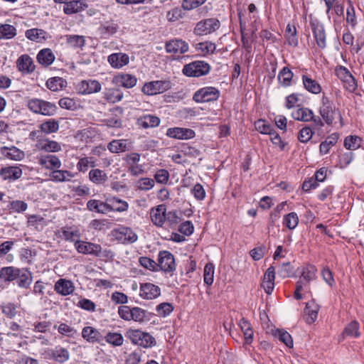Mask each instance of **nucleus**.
<instances>
[{
	"mask_svg": "<svg viewBox=\"0 0 364 364\" xmlns=\"http://www.w3.org/2000/svg\"><path fill=\"white\" fill-rule=\"evenodd\" d=\"M169 80H154L146 82L141 88V92L146 95H154L163 93L171 88Z\"/></svg>",
	"mask_w": 364,
	"mask_h": 364,
	"instance_id": "obj_7",
	"label": "nucleus"
},
{
	"mask_svg": "<svg viewBox=\"0 0 364 364\" xmlns=\"http://www.w3.org/2000/svg\"><path fill=\"white\" fill-rule=\"evenodd\" d=\"M107 62L114 69H121L129 63V56L124 53H114L108 55Z\"/></svg>",
	"mask_w": 364,
	"mask_h": 364,
	"instance_id": "obj_19",
	"label": "nucleus"
},
{
	"mask_svg": "<svg viewBox=\"0 0 364 364\" xmlns=\"http://www.w3.org/2000/svg\"><path fill=\"white\" fill-rule=\"evenodd\" d=\"M195 132L191 129L173 127L168 128L166 131V136L176 139L187 140L195 136Z\"/></svg>",
	"mask_w": 364,
	"mask_h": 364,
	"instance_id": "obj_16",
	"label": "nucleus"
},
{
	"mask_svg": "<svg viewBox=\"0 0 364 364\" xmlns=\"http://www.w3.org/2000/svg\"><path fill=\"white\" fill-rule=\"evenodd\" d=\"M36 58L41 65L47 67L54 62L55 56L51 49L43 48L38 53Z\"/></svg>",
	"mask_w": 364,
	"mask_h": 364,
	"instance_id": "obj_32",
	"label": "nucleus"
},
{
	"mask_svg": "<svg viewBox=\"0 0 364 364\" xmlns=\"http://www.w3.org/2000/svg\"><path fill=\"white\" fill-rule=\"evenodd\" d=\"M119 28V26L118 23L115 21L111 19L102 22L98 28V32L105 38H109L117 33Z\"/></svg>",
	"mask_w": 364,
	"mask_h": 364,
	"instance_id": "obj_24",
	"label": "nucleus"
},
{
	"mask_svg": "<svg viewBox=\"0 0 364 364\" xmlns=\"http://www.w3.org/2000/svg\"><path fill=\"white\" fill-rule=\"evenodd\" d=\"M87 5L82 0L69 1L63 6L65 14L70 15L85 10Z\"/></svg>",
	"mask_w": 364,
	"mask_h": 364,
	"instance_id": "obj_31",
	"label": "nucleus"
},
{
	"mask_svg": "<svg viewBox=\"0 0 364 364\" xmlns=\"http://www.w3.org/2000/svg\"><path fill=\"white\" fill-rule=\"evenodd\" d=\"M109 212H124L129 208V204L127 201L119 199L117 197H113L108 200Z\"/></svg>",
	"mask_w": 364,
	"mask_h": 364,
	"instance_id": "obj_39",
	"label": "nucleus"
},
{
	"mask_svg": "<svg viewBox=\"0 0 364 364\" xmlns=\"http://www.w3.org/2000/svg\"><path fill=\"white\" fill-rule=\"evenodd\" d=\"M75 247L80 254L91 255L96 257L102 255V247L98 244L80 240L75 242Z\"/></svg>",
	"mask_w": 364,
	"mask_h": 364,
	"instance_id": "obj_13",
	"label": "nucleus"
},
{
	"mask_svg": "<svg viewBox=\"0 0 364 364\" xmlns=\"http://www.w3.org/2000/svg\"><path fill=\"white\" fill-rule=\"evenodd\" d=\"M173 310L171 304L164 302L156 306V311L159 316L166 317L170 315Z\"/></svg>",
	"mask_w": 364,
	"mask_h": 364,
	"instance_id": "obj_63",
	"label": "nucleus"
},
{
	"mask_svg": "<svg viewBox=\"0 0 364 364\" xmlns=\"http://www.w3.org/2000/svg\"><path fill=\"white\" fill-rule=\"evenodd\" d=\"M50 178L53 181L55 182H65L69 181L73 178L75 175L70 171L65 170L54 169L51 171L50 175Z\"/></svg>",
	"mask_w": 364,
	"mask_h": 364,
	"instance_id": "obj_43",
	"label": "nucleus"
},
{
	"mask_svg": "<svg viewBox=\"0 0 364 364\" xmlns=\"http://www.w3.org/2000/svg\"><path fill=\"white\" fill-rule=\"evenodd\" d=\"M219 96L220 92L217 88L205 87L196 92L193 99L196 102L202 103L217 100Z\"/></svg>",
	"mask_w": 364,
	"mask_h": 364,
	"instance_id": "obj_9",
	"label": "nucleus"
},
{
	"mask_svg": "<svg viewBox=\"0 0 364 364\" xmlns=\"http://www.w3.org/2000/svg\"><path fill=\"white\" fill-rule=\"evenodd\" d=\"M302 82L304 88L312 94L317 95L321 92L320 84L309 75H302Z\"/></svg>",
	"mask_w": 364,
	"mask_h": 364,
	"instance_id": "obj_37",
	"label": "nucleus"
},
{
	"mask_svg": "<svg viewBox=\"0 0 364 364\" xmlns=\"http://www.w3.org/2000/svg\"><path fill=\"white\" fill-rule=\"evenodd\" d=\"M19 274V268L10 266L0 269V277L3 282H11L16 279V275Z\"/></svg>",
	"mask_w": 364,
	"mask_h": 364,
	"instance_id": "obj_34",
	"label": "nucleus"
},
{
	"mask_svg": "<svg viewBox=\"0 0 364 364\" xmlns=\"http://www.w3.org/2000/svg\"><path fill=\"white\" fill-rule=\"evenodd\" d=\"M275 268L270 266L265 272L262 286L267 294H271L274 288Z\"/></svg>",
	"mask_w": 364,
	"mask_h": 364,
	"instance_id": "obj_25",
	"label": "nucleus"
},
{
	"mask_svg": "<svg viewBox=\"0 0 364 364\" xmlns=\"http://www.w3.org/2000/svg\"><path fill=\"white\" fill-rule=\"evenodd\" d=\"M277 274L282 278L290 277L293 275V267L290 262H285L279 264L277 269Z\"/></svg>",
	"mask_w": 364,
	"mask_h": 364,
	"instance_id": "obj_64",
	"label": "nucleus"
},
{
	"mask_svg": "<svg viewBox=\"0 0 364 364\" xmlns=\"http://www.w3.org/2000/svg\"><path fill=\"white\" fill-rule=\"evenodd\" d=\"M154 181L149 178H141L135 182V187L144 191H147L153 188Z\"/></svg>",
	"mask_w": 364,
	"mask_h": 364,
	"instance_id": "obj_61",
	"label": "nucleus"
},
{
	"mask_svg": "<svg viewBox=\"0 0 364 364\" xmlns=\"http://www.w3.org/2000/svg\"><path fill=\"white\" fill-rule=\"evenodd\" d=\"M103 95L105 99L110 103H117L123 99V92L119 88L106 89Z\"/></svg>",
	"mask_w": 364,
	"mask_h": 364,
	"instance_id": "obj_44",
	"label": "nucleus"
},
{
	"mask_svg": "<svg viewBox=\"0 0 364 364\" xmlns=\"http://www.w3.org/2000/svg\"><path fill=\"white\" fill-rule=\"evenodd\" d=\"M79 93L82 95H90L99 92L102 86L99 81L96 80H82L77 87Z\"/></svg>",
	"mask_w": 364,
	"mask_h": 364,
	"instance_id": "obj_17",
	"label": "nucleus"
},
{
	"mask_svg": "<svg viewBox=\"0 0 364 364\" xmlns=\"http://www.w3.org/2000/svg\"><path fill=\"white\" fill-rule=\"evenodd\" d=\"M168 273H171L176 269L175 259L173 255L168 251H161L158 256L157 267Z\"/></svg>",
	"mask_w": 364,
	"mask_h": 364,
	"instance_id": "obj_12",
	"label": "nucleus"
},
{
	"mask_svg": "<svg viewBox=\"0 0 364 364\" xmlns=\"http://www.w3.org/2000/svg\"><path fill=\"white\" fill-rule=\"evenodd\" d=\"M22 170L18 166L3 167L0 170V176L4 180L15 181L22 176Z\"/></svg>",
	"mask_w": 364,
	"mask_h": 364,
	"instance_id": "obj_28",
	"label": "nucleus"
},
{
	"mask_svg": "<svg viewBox=\"0 0 364 364\" xmlns=\"http://www.w3.org/2000/svg\"><path fill=\"white\" fill-rule=\"evenodd\" d=\"M282 224L289 230H294L299 224V216L296 213L291 212L283 217Z\"/></svg>",
	"mask_w": 364,
	"mask_h": 364,
	"instance_id": "obj_46",
	"label": "nucleus"
},
{
	"mask_svg": "<svg viewBox=\"0 0 364 364\" xmlns=\"http://www.w3.org/2000/svg\"><path fill=\"white\" fill-rule=\"evenodd\" d=\"M46 353L47 358H52L60 363H63L70 358L69 351L60 346H57L53 349H48Z\"/></svg>",
	"mask_w": 364,
	"mask_h": 364,
	"instance_id": "obj_18",
	"label": "nucleus"
},
{
	"mask_svg": "<svg viewBox=\"0 0 364 364\" xmlns=\"http://www.w3.org/2000/svg\"><path fill=\"white\" fill-rule=\"evenodd\" d=\"M133 344L138 345L145 348H151L156 343L155 338L149 333L139 329H128L125 333Z\"/></svg>",
	"mask_w": 364,
	"mask_h": 364,
	"instance_id": "obj_2",
	"label": "nucleus"
},
{
	"mask_svg": "<svg viewBox=\"0 0 364 364\" xmlns=\"http://www.w3.org/2000/svg\"><path fill=\"white\" fill-rule=\"evenodd\" d=\"M215 266L213 263L205 264L203 270V280L207 285H211L214 279Z\"/></svg>",
	"mask_w": 364,
	"mask_h": 364,
	"instance_id": "obj_59",
	"label": "nucleus"
},
{
	"mask_svg": "<svg viewBox=\"0 0 364 364\" xmlns=\"http://www.w3.org/2000/svg\"><path fill=\"white\" fill-rule=\"evenodd\" d=\"M255 127L256 130L261 134L269 135L273 134V127L263 119H259L256 121L255 123Z\"/></svg>",
	"mask_w": 364,
	"mask_h": 364,
	"instance_id": "obj_62",
	"label": "nucleus"
},
{
	"mask_svg": "<svg viewBox=\"0 0 364 364\" xmlns=\"http://www.w3.org/2000/svg\"><path fill=\"white\" fill-rule=\"evenodd\" d=\"M87 208L90 211H94L98 213L107 214L109 213L108 203L102 202L101 200L92 199L87 201Z\"/></svg>",
	"mask_w": 364,
	"mask_h": 364,
	"instance_id": "obj_36",
	"label": "nucleus"
},
{
	"mask_svg": "<svg viewBox=\"0 0 364 364\" xmlns=\"http://www.w3.org/2000/svg\"><path fill=\"white\" fill-rule=\"evenodd\" d=\"M54 289L59 294L68 296L74 291L75 287L71 281L65 279H60L55 282Z\"/></svg>",
	"mask_w": 364,
	"mask_h": 364,
	"instance_id": "obj_29",
	"label": "nucleus"
},
{
	"mask_svg": "<svg viewBox=\"0 0 364 364\" xmlns=\"http://www.w3.org/2000/svg\"><path fill=\"white\" fill-rule=\"evenodd\" d=\"M310 25L317 46L324 49L326 47V36L323 25L316 19L311 20Z\"/></svg>",
	"mask_w": 364,
	"mask_h": 364,
	"instance_id": "obj_11",
	"label": "nucleus"
},
{
	"mask_svg": "<svg viewBox=\"0 0 364 364\" xmlns=\"http://www.w3.org/2000/svg\"><path fill=\"white\" fill-rule=\"evenodd\" d=\"M130 143L125 139H114L107 145V149L112 153L123 152L129 149Z\"/></svg>",
	"mask_w": 364,
	"mask_h": 364,
	"instance_id": "obj_40",
	"label": "nucleus"
},
{
	"mask_svg": "<svg viewBox=\"0 0 364 364\" xmlns=\"http://www.w3.org/2000/svg\"><path fill=\"white\" fill-rule=\"evenodd\" d=\"M38 164L44 168L53 171L61 167L60 159L55 155L44 154L38 156Z\"/></svg>",
	"mask_w": 364,
	"mask_h": 364,
	"instance_id": "obj_15",
	"label": "nucleus"
},
{
	"mask_svg": "<svg viewBox=\"0 0 364 364\" xmlns=\"http://www.w3.org/2000/svg\"><path fill=\"white\" fill-rule=\"evenodd\" d=\"M338 139V135L337 134H333L328 136L326 139L321 142L319 146L320 152L321 154H326L330 149L336 144Z\"/></svg>",
	"mask_w": 364,
	"mask_h": 364,
	"instance_id": "obj_51",
	"label": "nucleus"
},
{
	"mask_svg": "<svg viewBox=\"0 0 364 364\" xmlns=\"http://www.w3.org/2000/svg\"><path fill=\"white\" fill-rule=\"evenodd\" d=\"M62 236L68 241L73 242L74 245L76 241H80V232L77 228L65 227L61 230Z\"/></svg>",
	"mask_w": 364,
	"mask_h": 364,
	"instance_id": "obj_45",
	"label": "nucleus"
},
{
	"mask_svg": "<svg viewBox=\"0 0 364 364\" xmlns=\"http://www.w3.org/2000/svg\"><path fill=\"white\" fill-rule=\"evenodd\" d=\"M150 218L152 223L158 226L161 227L166 223V206L159 205L153 208L150 210Z\"/></svg>",
	"mask_w": 364,
	"mask_h": 364,
	"instance_id": "obj_23",
	"label": "nucleus"
},
{
	"mask_svg": "<svg viewBox=\"0 0 364 364\" xmlns=\"http://www.w3.org/2000/svg\"><path fill=\"white\" fill-rule=\"evenodd\" d=\"M0 153L6 159L12 161H22L25 158L24 151L14 146H2L0 149Z\"/></svg>",
	"mask_w": 364,
	"mask_h": 364,
	"instance_id": "obj_22",
	"label": "nucleus"
},
{
	"mask_svg": "<svg viewBox=\"0 0 364 364\" xmlns=\"http://www.w3.org/2000/svg\"><path fill=\"white\" fill-rule=\"evenodd\" d=\"M117 312L122 319L139 324L147 323L151 317V313L139 306L122 305L118 307Z\"/></svg>",
	"mask_w": 364,
	"mask_h": 364,
	"instance_id": "obj_1",
	"label": "nucleus"
},
{
	"mask_svg": "<svg viewBox=\"0 0 364 364\" xmlns=\"http://www.w3.org/2000/svg\"><path fill=\"white\" fill-rule=\"evenodd\" d=\"M38 134V132L36 131H33L30 133V138L36 141L35 146L37 149L54 153L61 151L60 144L48 138L37 136Z\"/></svg>",
	"mask_w": 364,
	"mask_h": 364,
	"instance_id": "obj_5",
	"label": "nucleus"
},
{
	"mask_svg": "<svg viewBox=\"0 0 364 364\" xmlns=\"http://www.w3.org/2000/svg\"><path fill=\"white\" fill-rule=\"evenodd\" d=\"M319 309L320 306L314 300H311L306 303V308L304 309V318L307 323H312L316 320Z\"/></svg>",
	"mask_w": 364,
	"mask_h": 364,
	"instance_id": "obj_30",
	"label": "nucleus"
},
{
	"mask_svg": "<svg viewBox=\"0 0 364 364\" xmlns=\"http://www.w3.org/2000/svg\"><path fill=\"white\" fill-rule=\"evenodd\" d=\"M89 179L96 185H102L107 181L108 176L104 171L99 168H94L89 172Z\"/></svg>",
	"mask_w": 364,
	"mask_h": 364,
	"instance_id": "obj_42",
	"label": "nucleus"
},
{
	"mask_svg": "<svg viewBox=\"0 0 364 364\" xmlns=\"http://www.w3.org/2000/svg\"><path fill=\"white\" fill-rule=\"evenodd\" d=\"M137 123L144 129L154 128L159 125L160 119L155 115L145 114L138 119Z\"/></svg>",
	"mask_w": 364,
	"mask_h": 364,
	"instance_id": "obj_35",
	"label": "nucleus"
},
{
	"mask_svg": "<svg viewBox=\"0 0 364 364\" xmlns=\"http://www.w3.org/2000/svg\"><path fill=\"white\" fill-rule=\"evenodd\" d=\"M210 69V67L208 63L196 60L184 65L182 72L186 76L198 77L207 75Z\"/></svg>",
	"mask_w": 364,
	"mask_h": 364,
	"instance_id": "obj_6",
	"label": "nucleus"
},
{
	"mask_svg": "<svg viewBox=\"0 0 364 364\" xmlns=\"http://www.w3.org/2000/svg\"><path fill=\"white\" fill-rule=\"evenodd\" d=\"M112 82L117 85L129 89L136 85L137 78L134 75L129 73L119 74L113 77Z\"/></svg>",
	"mask_w": 364,
	"mask_h": 364,
	"instance_id": "obj_21",
	"label": "nucleus"
},
{
	"mask_svg": "<svg viewBox=\"0 0 364 364\" xmlns=\"http://www.w3.org/2000/svg\"><path fill=\"white\" fill-rule=\"evenodd\" d=\"M273 336L284 343L287 347L293 346V340L291 335L286 331L276 329L273 331Z\"/></svg>",
	"mask_w": 364,
	"mask_h": 364,
	"instance_id": "obj_53",
	"label": "nucleus"
},
{
	"mask_svg": "<svg viewBox=\"0 0 364 364\" xmlns=\"http://www.w3.org/2000/svg\"><path fill=\"white\" fill-rule=\"evenodd\" d=\"M16 35V28L10 24L0 25V39H11Z\"/></svg>",
	"mask_w": 364,
	"mask_h": 364,
	"instance_id": "obj_52",
	"label": "nucleus"
},
{
	"mask_svg": "<svg viewBox=\"0 0 364 364\" xmlns=\"http://www.w3.org/2000/svg\"><path fill=\"white\" fill-rule=\"evenodd\" d=\"M319 113L328 125L332 124L336 115L338 117L341 124H343V118L340 111L336 109L333 103L327 97L323 96L321 99Z\"/></svg>",
	"mask_w": 364,
	"mask_h": 364,
	"instance_id": "obj_3",
	"label": "nucleus"
},
{
	"mask_svg": "<svg viewBox=\"0 0 364 364\" xmlns=\"http://www.w3.org/2000/svg\"><path fill=\"white\" fill-rule=\"evenodd\" d=\"M114 236L122 243H133L137 240L136 234L127 227L121 226L114 230Z\"/></svg>",
	"mask_w": 364,
	"mask_h": 364,
	"instance_id": "obj_14",
	"label": "nucleus"
},
{
	"mask_svg": "<svg viewBox=\"0 0 364 364\" xmlns=\"http://www.w3.org/2000/svg\"><path fill=\"white\" fill-rule=\"evenodd\" d=\"M316 272L317 269L314 266L308 265L303 268L300 279H301L305 283H309L315 279Z\"/></svg>",
	"mask_w": 364,
	"mask_h": 364,
	"instance_id": "obj_57",
	"label": "nucleus"
},
{
	"mask_svg": "<svg viewBox=\"0 0 364 364\" xmlns=\"http://www.w3.org/2000/svg\"><path fill=\"white\" fill-rule=\"evenodd\" d=\"M293 75V73L289 68H283L278 75L279 83L284 87L289 86L291 85Z\"/></svg>",
	"mask_w": 364,
	"mask_h": 364,
	"instance_id": "obj_50",
	"label": "nucleus"
},
{
	"mask_svg": "<svg viewBox=\"0 0 364 364\" xmlns=\"http://www.w3.org/2000/svg\"><path fill=\"white\" fill-rule=\"evenodd\" d=\"M16 275V282L20 288L28 289L33 282L31 272L26 269H19V274Z\"/></svg>",
	"mask_w": 364,
	"mask_h": 364,
	"instance_id": "obj_33",
	"label": "nucleus"
},
{
	"mask_svg": "<svg viewBox=\"0 0 364 364\" xmlns=\"http://www.w3.org/2000/svg\"><path fill=\"white\" fill-rule=\"evenodd\" d=\"M105 341L114 346H121L124 342V338L122 335L119 333H112L109 332L105 336Z\"/></svg>",
	"mask_w": 364,
	"mask_h": 364,
	"instance_id": "obj_60",
	"label": "nucleus"
},
{
	"mask_svg": "<svg viewBox=\"0 0 364 364\" xmlns=\"http://www.w3.org/2000/svg\"><path fill=\"white\" fill-rule=\"evenodd\" d=\"M239 325L244 334L246 343H250L253 338V331L250 323L242 318L240 320Z\"/></svg>",
	"mask_w": 364,
	"mask_h": 364,
	"instance_id": "obj_47",
	"label": "nucleus"
},
{
	"mask_svg": "<svg viewBox=\"0 0 364 364\" xmlns=\"http://www.w3.org/2000/svg\"><path fill=\"white\" fill-rule=\"evenodd\" d=\"M66 85V81L60 77L49 78L46 82L47 87L53 92L62 90Z\"/></svg>",
	"mask_w": 364,
	"mask_h": 364,
	"instance_id": "obj_48",
	"label": "nucleus"
},
{
	"mask_svg": "<svg viewBox=\"0 0 364 364\" xmlns=\"http://www.w3.org/2000/svg\"><path fill=\"white\" fill-rule=\"evenodd\" d=\"M166 50L169 53L183 54L188 50V44L181 39H173L166 43Z\"/></svg>",
	"mask_w": 364,
	"mask_h": 364,
	"instance_id": "obj_20",
	"label": "nucleus"
},
{
	"mask_svg": "<svg viewBox=\"0 0 364 364\" xmlns=\"http://www.w3.org/2000/svg\"><path fill=\"white\" fill-rule=\"evenodd\" d=\"M28 109L34 113L45 116H52L56 112L57 107L51 102L33 98L28 102Z\"/></svg>",
	"mask_w": 364,
	"mask_h": 364,
	"instance_id": "obj_4",
	"label": "nucleus"
},
{
	"mask_svg": "<svg viewBox=\"0 0 364 364\" xmlns=\"http://www.w3.org/2000/svg\"><path fill=\"white\" fill-rule=\"evenodd\" d=\"M183 9L180 7H175L166 13V19L169 22H175L181 18L185 16Z\"/></svg>",
	"mask_w": 364,
	"mask_h": 364,
	"instance_id": "obj_58",
	"label": "nucleus"
},
{
	"mask_svg": "<svg viewBox=\"0 0 364 364\" xmlns=\"http://www.w3.org/2000/svg\"><path fill=\"white\" fill-rule=\"evenodd\" d=\"M96 163L93 157H84L79 160L77 164V168L80 172H86L90 167L94 168Z\"/></svg>",
	"mask_w": 364,
	"mask_h": 364,
	"instance_id": "obj_55",
	"label": "nucleus"
},
{
	"mask_svg": "<svg viewBox=\"0 0 364 364\" xmlns=\"http://www.w3.org/2000/svg\"><path fill=\"white\" fill-rule=\"evenodd\" d=\"M196 48L198 51H200L203 55H208L215 52L216 46L214 43L210 41H205L197 43Z\"/></svg>",
	"mask_w": 364,
	"mask_h": 364,
	"instance_id": "obj_54",
	"label": "nucleus"
},
{
	"mask_svg": "<svg viewBox=\"0 0 364 364\" xmlns=\"http://www.w3.org/2000/svg\"><path fill=\"white\" fill-rule=\"evenodd\" d=\"M82 337L90 343L99 342L101 338L99 331L92 326H85L82 330Z\"/></svg>",
	"mask_w": 364,
	"mask_h": 364,
	"instance_id": "obj_41",
	"label": "nucleus"
},
{
	"mask_svg": "<svg viewBox=\"0 0 364 364\" xmlns=\"http://www.w3.org/2000/svg\"><path fill=\"white\" fill-rule=\"evenodd\" d=\"M18 70L26 74L32 73L35 70V65L32 58L26 54L21 55L16 61Z\"/></svg>",
	"mask_w": 364,
	"mask_h": 364,
	"instance_id": "obj_26",
	"label": "nucleus"
},
{
	"mask_svg": "<svg viewBox=\"0 0 364 364\" xmlns=\"http://www.w3.org/2000/svg\"><path fill=\"white\" fill-rule=\"evenodd\" d=\"M39 127L41 132L48 134L58 132L59 124L55 119H50L41 124Z\"/></svg>",
	"mask_w": 364,
	"mask_h": 364,
	"instance_id": "obj_49",
	"label": "nucleus"
},
{
	"mask_svg": "<svg viewBox=\"0 0 364 364\" xmlns=\"http://www.w3.org/2000/svg\"><path fill=\"white\" fill-rule=\"evenodd\" d=\"M25 36L28 40L36 43H42L50 38L46 31L37 28L26 30Z\"/></svg>",
	"mask_w": 364,
	"mask_h": 364,
	"instance_id": "obj_27",
	"label": "nucleus"
},
{
	"mask_svg": "<svg viewBox=\"0 0 364 364\" xmlns=\"http://www.w3.org/2000/svg\"><path fill=\"white\" fill-rule=\"evenodd\" d=\"M292 117L298 121L310 122L314 117V112L306 107L298 108L291 113Z\"/></svg>",
	"mask_w": 364,
	"mask_h": 364,
	"instance_id": "obj_38",
	"label": "nucleus"
},
{
	"mask_svg": "<svg viewBox=\"0 0 364 364\" xmlns=\"http://www.w3.org/2000/svg\"><path fill=\"white\" fill-rule=\"evenodd\" d=\"M362 142V139L358 136L350 135L346 137L344 140V146L348 150L358 149Z\"/></svg>",
	"mask_w": 364,
	"mask_h": 364,
	"instance_id": "obj_56",
	"label": "nucleus"
},
{
	"mask_svg": "<svg viewBox=\"0 0 364 364\" xmlns=\"http://www.w3.org/2000/svg\"><path fill=\"white\" fill-rule=\"evenodd\" d=\"M220 26V23L217 18H206L196 23L194 33L197 36L208 35L218 30Z\"/></svg>",
	"mask_w": 364,
	"mask_h": 364,
	"instance_id": "obj_8",
	"label": "nucleus"
},
{
	"mask_svg": "<svg viewBox=\"0 0 364 364\" xmlns=\"http://www.w3.org/2000/svg\"><path fill=\"white\" fill-rule=\"evenodd\" d=\"M161 288L151 282L141 283L139 296L144 300H153L161 295Z\"/></svg>",
	"mask_w": 364,
	"mask_h": 364,
	"instance_id": "obj_10",
	"label": "nucleus"
}]
</instances>
